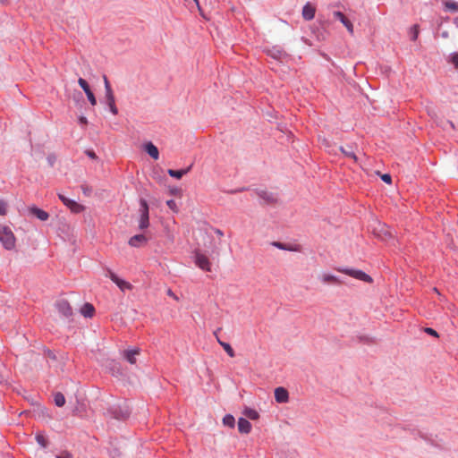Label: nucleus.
<instances>
[{
	"label": "nucleus",
	"instance_id": "obj_1",
	"mask_svg": "<svg viewBox=\"0 0 458 458\" xmlns=\"http://www.w3.org/2000/svg\"><path fill=\"white\" fill-rule=\"evenodd\" d=\"M0 242L6 250H12L15 246L14 234L6 225H0Z\"/></svg>",
	"mask_w": 458,
	"mask_h": 458
},
{
	"label": "nucleus",
	"instance_id": "obj_2",
	"mask_svg": "<svg viewBox=\"0 0 458 458\" xmlns=\"http://www.w3.org/2000/svg\"><path fill=\"white\" fill-rule=\"evenodd\" d=\"M140 222H139V227L140 229H145L149 225V216H148V205L147 201L143 199L140 200Z\"/></svg>",
	"mask_w": 458,
	"mask_h": 458
},
{
	"label": "nucleus",
	"instance_id": "obj_3",
	"mask_svg": "<svg viewBox=\"0 0 458 458\" xmlns=\"http://www.w3.org/2000/svg\"><path fill=\"white\" fill-rule=\"evenodd\" d=\"M339 272H342L349 276H352L353 278H356L358 280L367 282V283H372V278L370 276L367 275L361 270L357 269H351V268H337Z\"/></svg>",
	"mask_w": 458,
	"mask_h": 458
},
{
	"label": "nucleus",
	"instance_id": "obj_4",
	"mask_svg": "<svg viewBox=\"0 0 458 458\" xmlns=\"http://www.w3.org/2000/svg\"><path fill=\"white\" fill-rule=\"evenodd\" d=\"M58 197L61 201L71 209L72 212L78 214L84 210V207L75 200L70 199L63 194H59Z\"/></svg>",
	"mask_w": 458,
	"mask_h": 458
},
{
	"label": "nucleus",
	"instance_id": "obj_5",
	"mask_svg": "<svg viewBox=\"0 0 458 458\" xmlns=\"http://www.w3.org/2000/svg\"><path fill=\"white\" fill-rule=\"evenodd\" d=\"M109 278L119 287L122 292L131 291L132 289V285L131 283L119 278L114 272L108 271Z\"/></svg>",
	"mask_w": 458,
	"mask_h": 458
},
{
	"label": "nucleus",
	"instance_id": "obj_6",
	"mask_svg": "<svg viewBox=\"0 0 458 458\" xmlns=\"http://www.w3.org/2000/svg\"><path fill=\"white\" fill-rule=\"evenodd\" d=\"M195 263L196 265L204 271H211V264L208 258L199 252H196L195 254Z\"/></svg>",
	"mask_w": 458,
	"mask_h": 458
},
{
	"label": "nucleus",
	"instance_id": "obj_7",
	"mask_svg": "<svg viewBox=\"0 0 458 458\" xmlns=\"http://www.w3.org/2000/svg\"><path fill=\"white\" fill-rule=\"evenodd\" d=\"M55 308L58 312L64 318H69L72 314V308L66 300H59L55 303Z\"/></svg>",
	"mask_w": 458,
	"mask_h": 458
},
{
	"label": "nucleus",
	"instance_id": "obj_8",
	"mask_svg": "<svg viewBox=\"0 0 458 458\" xmlns=\"http://www.w3.org/2000/svg\"><path fill=\"white\" fill-rule=\"evenodd\" d=\"M78 83L79 85L81 87V89L84 90L89 103L92 105V106H96L97 105V99L93 94V92L91 91L88 82L82 79V78H80L78 80Z\"/></svg>",
	"mask_w": 458,
	"mask_h": 458
},
{
	"label": "nucleus",
	"instance_id": "obj_9",
	"mask_svg": "<svg viewBox=\"0 0 458 458\" xmlns=\"http://www.w3.org/2000/svg\"><path fill=\"white\" fill-rule=\"evenodd\" d=\"M333 15L335 19L339 20L343 23V25L346 28L347 31L351 35L353 34L354 30L352 21L342 12H334Z\"/></svg>",
	"mask_w": 458,
	"mask_h": 458
},
{
	"label": "nucleus",
	"instance_id": "obj_10",
	"mask_svg": "<svg viewBox=\"0 0 458 458\" xmlns=\"http://www.w3.org/2000/svg\"><path fill=\"white\" fill-rule=\"evenodd\" d=\"M275 399L279 403H285L289 401V393L283 387L279 386L275 389Z\"/></svg>",
	"mask_w": 458,
	"mask_h": 458
},
{
	"label": "nucleus",
	"instance_id": "obj_11",
	"mask_svg": "<svg viewBox=\"0 0 458 458\" xmlns=\"http://www.w3.org/2000/svg\"><path fill=\"white\" fill-rule=\"evenodd\" d=\"M319 280L324 284H340L341 281L334 275L324 273L319 276Z\"/></svg>",
	"mask_w": 458,
	"mask_h": 458
},
{
	"label": "nucleus",
	"instance_id": "obj_12",
	"mask_svg": "<svg viewBox=\"0 0 458 458\" xmlns=\"http://www.w3.org/2000/svg\"><path fill=\"white\" fill-rule=\"evenodd\" d=\"M147 242H148V239L146 238L145 235L137 234V235L132 236L129 240V245H131V247L138 248V247H141V246L145 245L147 243Z\"/></svg>",
	"mask_w": 458,
	"mask_h": 458
},
{
	"label": "nucleus",
	"instance_id": "obj_13",
	"mask_svg": "<svg viewBox=\"0 0 458 458\" xmlns=\"http://www.w3.org/2000/svg\"><path fill=\"white\" fill-rule=\"evenodd\" d=\"M315 13H316V8L313 5H311L310 3H308L303 6L302 17L306 21H310L314 18Z\"/></svg>",
	"mask_w": 458,
	"mask_h": 458
},
{
	"label": "nucleus",
	"instance_id": "obj_14",
	"mask_svg": "<svg viewBox=\"0 0 458 458\" xmlns=\"http://www.w3.org/2000/svg\"><path fill=\"white\" fill-rule=\"evenodd\" d=\"M251 424L244 418H240L238 420V430L242 434H249L251 430Z\"/></svg>",
	"mask_w": 458,
	"mask_h": 458
},
{
	"label": "nucleus",
	"instance_id": "obj_15",
	"mask_svg": "<svg viewBox=\"0 0 458 458\" xmlns=\"http://www.w3.org/2000/svg\"><path fill=\"white\" fill-rule=\"evenodd\" d=\"M30 213L38 217L41 221H46L48 219L49 215L43 209H40L37 207H32L30 208Z\"/></svg>",
	"mask_w": 458,
	"mask_h": 458
},
{
	"label": "nucleus",
	"instance_id": "obj_16",
	"mask_svg": "<svg viewBox=\"0 0 458 458\" xmlns=\"http://www.w3.org/2000/svg\"><path fill=\"white\" fill-rule=\"evenodd\" d=\"M140 354V349L125 350L123 351V357L131 363H136V356Z\"/></svg>",
	"mask_w": 458,
	"mask_h": 458
},
{
	"label": "nucleus",
	"instance_id": "obj_17",
	"mask_svg": "<svg viewBox=\"0 0 458 458\" xmlns=\"http://www.w3.org/2000/svg\"><path fill=\"white\" fill-rule=\"evenodd\" d=\"M106 104L113 114H118V109L115 106V99L114 93L106 94Z\"/></svg>",
	"mask_w": 458,
	"mask_h": 458
},
{
	"label": "nucleus",
	"instance_id": "obj_18",
	"mask_svg": "<svg viewBox=\"0 0 458 458\" xmlns=\"http://www.w3.org/2000/svg\"><path fill=\"white\" fill-rule=\"evenodd\" d=\"M146 152L155 160H157L159 157V152L157 148L152 143L148 142L145 145Z\"/></svg>",
	"mask_w": 458,
	"mask_h": 458
},
{
	"label": "nucleus",
	"instance_id": "obj_19",
	"mask_svg": "<svg viewBox=\"0 0 458 458\" xmlns=\"http://www.w3.org/2000/svg\"><path fill=\"white\" fill-rule=\"evenodd\" d=\"M191 165H190L188 168L186 169H181V170H174V169H169L167 171L168 174L171 176V177H174V178H176V179H181L184 174H186L187 173H189V171L191 170Z\"/></svg>",
	"mask_w": 458,
	"mask_h": 458
},
{
	"label": "nucleus",
	"instance_id": "obj_20",
	"mask_svg": "<svg viewBox=\"0 0 458 458\" xmlns=\"http://www.w3.org/2000/svg\"><path fill=\"white\" fill-rule=\"evenodd\" d=\"M81 313L85 317V318H91L93 317L94 313H95V309L93 307L92 304L90 303H85L81 309Z\"/></svg>",
	"mask_w": 458,
	"mask_h": 458
},
{
	"label": "nucleus",
	"instance_id": "obj_21",
	"mask_svg": "<svg viewBox=\"0 0 458 458\" xmlns=\"http://www.w3.org/2000/svg\"><path fill=\"white\" fill-rule=\"evenodd\" d=\"M243 414L250 420H258L259 418V412L251 408L246 407L243 411Z\"/></svg>",
	"mask_w": 458,
	"mask_h": 458
},
{
	"label": "nucleus",
	"instance_id": "obj_22",
	"mask_svg": "<svg viewBox=\"0 0 458 458\" xmlns=\"http://www.w3.org/2000/svg\"><path fill=\"white\" fill-rule=\"evenodd\" d=\"M217 342L219 343V344L223 347V349L225 351V352L230 356V357H234L235 353H234V351L233 349L232 348V346L227 344V343H225L223 341H221L217 336Z\"/></svg>",
	"mask_w": 458,
	"mask_h": 458
},
{
	"label": "nucleus",
	"instance_id": "obj_23",
	"mask_svg": "<svg viewBox=\"0 0 458 458\" xmlns=\"http://www.w3.org/2000/svg\"><path fill=\"white\" fill-rule=\"evenodd\" d=\"M54 401L56 406L62 407L65 403V398L63 394L56 393L54 396Z\"/></svg>",
	"mask_w": 458,
	"mask_h": 458
},
{
	"label": "nucleus",
	"instance_id": "obj_24",
	"mask_svg": "<svg viewBox=\"0 0 458 458\" xmlns=\"http://www.w3.org/2000/svg\"><path fill=\"white\" fill-rule=\"evenodd\" d=\"M223 423L225 426H227L229 428H233L235 424V420L233 415L227 414L223 419Z\"/></svg>",
	"mask_w": 458,
	"mask_h": 458
},
{
	"label": "nucleus",
	"instance_id": "obj_25",
	"mask_svg": "<svg viewBox=\"0 0 458 458\" xmlns=\"http://www.w3.org/2000/svg\"><path fill=\"white\" fill-rule=\"evenodd\" d=\"M36 440L41 447L46 448L47 446V444H48L47 439L43 434H41V433L37 434Z\"/></svg>",
	"mask_w": 458,
	"mask_h": 458
},
{
	"label": "nucleus",
	"instance_id": "obj_26",
	"mask_svg": "<svg viewBox=\"0 0 458 458\" xmlns=\"http://www.w3.org/2000/svg\"><path fill=\"white\" fill-rule=\"evenodd\" d=\"M445 7L451 12H458V3L453 1H445Z\"/></svg>",
	"mask_w": 458,
	"mask_h": 458
},
{
	"label": "nucleus",
	"instance_id": "obj_27",
	"mask_svg": "<svg viewBox=\"0 0 458 458\" xmlns=\"http://www.w3.org/2000/svg\"><path fill=\"white\" fill-rule=\"evenodd\" d=\"M340 150L342 151V153H343L345 157L352 158V160H354L355 162H357V161H358V157H357V156L354 154V152H353V151H352V150H348V149H345V148H344L343 147H342V148H340Z\"/></svg>",
	"mask_w": 458,
	"mask_h": 458
},
{
	"label": "nucleus",
	"instance_id": "obj_28",
	"mask_svg": "<svg viewBox=\"0 0 458 458\" xmlns=\"http://www.w3.org/2000/svg\"><path fill=\"white\" fill-rule=\"evenodd\" d=\"M409 35H410L411 40L414 41L417 39L418 35H419V28L417 25H414L411 28V30L409 31Z\"/></svg>",
	"mask_w": 458,
	"mask_h": 458
},
{
	"label": "nucleus",
	"instance_id": "obj_29",
	"mask_svg": "<svg viewBox=\"0 0 458 458\" xmlns=\"http://www.w3.org/2000/svg\"><path fill=\"white\" fill-rule=\"evenodd\" d=\"M166 205L168 208L173 210L174 212H178V207L176 205V202L174 199H169L166 201Z\"/></svg>",
	"mask_w": 458,
	"mask_h": 458
},
{
	"label": "nucleus",
	"instance_id": "obj_30",
	"mask_svg": "<svg viewBox=\"0 0 458 458\" xmlns=\"http://www.w3.org/2000/svg\"><path fill=\"white\" fill-rule=\"evenodd\" d=\"M7 214V203L4 200H0V216H5Z\"/></svg>",
	"mask_w": 458,
	"mask_h": 458
},
{
	"label": "nucleus",
	"instance_id": "obj_31",
	"mask_svg": "<svg viewBox=\"0 0 458 458\" xmlns=\"http://www.w3.org/2000/svg\"><path fill=\"white\" fill-rule=\"evenodd\" d=\"M104 84H105L106 94L114 93L106 76H104Z\"/></svg>",
	"mask_w": 458,
	"mask_h": 458
},
{
	"label": "nucleus",
	"instance_id": "obj_32",
	"mask_svg": "<svg viewBox=\"0 0 458 458\" xmlns=\"http://www.w3.org/2000/svg\"><path fill=\"white\" fill-rule=\"evenodd\" d=\"M425 332L434 337H438V334L436 330H434L433 328L431 327H426L425 329Z\"/></svg>",
	"mask_w": 458,
	"mask_h": 458
},
{
	"label": "nucleus",
	"instance_id": "obj_33",
	"mask_svg": "<svg viewBox=\"0 0 458 458\" xmlns=\"http://www.w3.org/2000/svg\"><path fill=\"white\" fill-rule=\"evenodd\" d=\"M381 179L388 184H390L392 182V177L389 174H385L381 175Z\"/></svg>",
	"mask_w": 458,
	"mask_h": 458
},
{
	"label": "nucleus",
	"instance_id": "obj_34",
	"mask_svg": "<svg viewBox=\"0 0 458 458\" xmlns=\"http://www.w3.org/2000/svg\"><path fill=\"white\" fill-rule=\"evenodd\" d=\"M452 63L455 66L456 69H458V53H454L452 55Z\"/></svg>",
	"mask_w": 458,
	"mask_h": 458
},
{
	"label": "nucleus",
	"instance_id": "obj_35",
	"mask_svg": "<svg viewBox=\"0 0 458 458\" xmlns=\"http://www.w3.org/2000/svg\"><path fill=\"white\" fill-rule=\"evenodd\" d=\"M275 246H276L277 248L281 249V250H294L292 248H288V247H285L283 243L281 242H275L274 243Z\"/></svg>",
	"mask_w": 458,
	"mask_h": 458
},
{
	"label": "nucleus",
	"instance_id": "obj_36",
	"mask_svg": "<svg viewBox=\"0 0 458 458\" xmlns=\"http://www.w3.org/2000/svg\"><path fill=\"white\" fill-rule=\"evenodd\" d=\"M56 458H72V455L70 453L63 452L56 455Z\"/></svg>",
	"mask_w": 458,
	"mask_h": 458
},
{
	"label": "nucleus",
	"instance_id": "obj_37",
	"mask_svg": "<svg viewBox=\"0 0 458 458\" xmlns=\"http://www.w3.org/2000/svg\"><path fill=\"white\" fill-rule=\"evenodd\" d=\"M86 154H87L90 158H92V159L97 158V156H96L95 152H94V151H92V150H87V151H86Z\"/></svg>",
	"mask_w": 458,
	"mask_h": 458
},
{
	"label": "nucleus",
	"instance_id": "obj_38",
	"mask_svg": "<svg viewBox=\"0 0 458 458\" xmlns=\"http://www.w3.org/2000/svg\"><path fill=\"white\" fill-rule=\"evenodd\" d=\"M79 122L81 124H84V125H86L88 123V120L85 116H80Z\"/></svg>",
	"mask_w": 458,
	"mask_h": 458
},
{
	"label": "nucleus",
	"instance_id": "obj_39",
	"mask_svg": "<svg viewBox=\"0 0 458 458\" xmlns=\"http://www.w3.org/2000/svg\"><path fill=\"white\" fill-rule=\"evenodd\" d=\"M167 294H168L169 296L173 297L174 299L178 300L177 296H176V295L172 292V290H170V289H169V290L167 291Z\"/></svg>",
	"mask_w": 458,
	"mask_h": 458
},
{
	"label": "nucleus",
	"instance_id": "obj_40",
	"mask_svg": "<svg viewBox=\"0 0 458 458\" xmlns=\"http://www.w3.org/2000/svg\"><path fill=\"white\" fill-rule=\"evenodd\" d=\"M216 233H217V235H219V236H223V232H222L221 230L216 229Z\"/></svg>",
	"mask_w": 458,
	"mask_h": 458
},
{
	"label": "nucleus",
	"instance_id": "obj_41",
	"mask_svg": "<svg viewBox=\"0 0 458 458\" xmlns=\"http://www.w3.org/2000/svg\"><path fill=\"white\" fill-rule=\"evenodd\" d=\"M193 1L196 3V4H197V6H198L199 10H200V6H199V0H193Z\"/></svg>",
	"mask_w": 458,
	"mask_h": 458
},
{
	"label": "nucleus",
	"instance_id": "obj_42",
	"mask_svg": "<svg viewBox=\"0 0 458 458\" xmlns=\"http://www.w3.org/2000/svg\"><path fill=\"white\" fill-rule=\"evenodd\" d=\"M171 192H172L173 194H175V193L177 192V190H172V191H171Z\"/></svg>",
	"mask_w": 458,
	"mask_h": 458
},
{
	"label": "nucleus",
	"instance_id": "obj_43",
	"mask_svg": "<svg viewBox=\"0 0 458 458\" xmlns=\"http://www.w3.org/2000/svg\"><path fill=\"white\" fill-rule=\"evenodd\" d=\"M117 366H118V364L114 362V368L112 369H114V368H116Z\"/></svg>",
	"mask_w": 458,
	"mask_h": 458
}]
</instances>
